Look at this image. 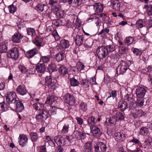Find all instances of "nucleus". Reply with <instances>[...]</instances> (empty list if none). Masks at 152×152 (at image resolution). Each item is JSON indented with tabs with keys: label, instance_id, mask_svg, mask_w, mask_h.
<instances>
[{
	"label": "nucleus",
	"instance_id": "nucleus-1",
	"mask_svg": "<svg viewBox=\"0 0 152 152\" xmlns=\"http://www.w3.org/2000/svg\"><path fill=\"white\" fill-rule=\"evenodd\" d=\"M96 53L98 57L100 59H102L106 57L108 54L105 46L99 47L96 49Z\"/></svg>",
	"mask_w": 152,
	"mask_h": 152
},
{
	"label": "nucleus",
	"instance_id": "nucleus-2",
	"mask_svg": "<svg viewBox=\"0 0 152 152\" xmlns=\"http://www.w3.org/2000/svg\"><path fill=\"white\" fill-rule=\"evenodd\" d=\"M12 110H15L18 112H21L24 108L23 104L20 100H17L9 107Z\"/></svg>",
	"mask_w": 152,
	"mask_h": 152
},
{
	"label": "nucleus",
	"instance_id": "nucleus-3",
	"mask_svg": "<svg viewBox=\"0 0 152 152\" xmlns=\"http://www.w3.org/2000/svg\"><path fill=\"white\" fill-rule=\"evenodd\" d=\"M128 65L125 61L122 60L116 69V72L118 75H123L128 69Z\"/></svg>",
	"mask_w": 152,
	"mask_h": 152
},
{
	"label": "nucleus",
	"instance_id": "nucleus-4",
	"mask_svg": "<svg viewBox=\"0 0 152 152\" xmlns=\"http://www.w3.org/2000/svg\"><path fill=\"white\" fill-rule=\"evenodd\" d=\"M15 94L14 92L8 91L6 95V99L9 104V107L11 104H13L17 100L15 98Z\"/></svg>",
	"mask_w": 152,
	"mask_h": 152
},
{
	"label": "nucleus",
	"instance_id": "nucleus-5",
	"mask_svg": "<svg viewBox=\"0 0 152 152\" xmlns=\"http://www.w3.org/2000/svg\"><path fill=\"white\" fill-rule=\"evenodd\" d=\"M48 113L45 110H40L38 111L36 114V119L38 121L42 122L46 120L48 118Z\"/></svg>",
	"mask_w": 152,
	"mask_h": 152
},
{
	"label": "nucleus",
	"instance_id": "nucleus-6",
	"mask_svg": "<svg viewBox=\"0 0 152 152\" xmlns=\"http://www.w3.org/2000/svg\"><path fill=\"white\" fill-rule=\"evenodd\" d=\"M8 56L14 60H17L19 56V50L16 47L13 48L9 52Z\"/></svg>",
	"mask_w": 152,
	"mask_h": 152
},
{
	"label": "nucleus",
	"instance_id": "nucleus-7",
	"mask_svg": "<svg viewBox=\"0 0 152 152\" xmlns=\"http://www.w3.org/2000/svg\"><path fill=\"white\" fill-rule=\"evenodd\" d=\"M136 94L137 98H142L145 95L147 90L142 87L138 86L136 89Z\"/></svg>",
	"mask_w": 152,
	"mask_h": 152
},
{
	"label": "nucleus",
	"instance_id": "nucleus-8",
	"mask_svg": "<svg viewBox=\"0 0 152 152\" xmlns=\"http://www.w3.org/2000/svg\"><path fill=\"white\" fill-rule=\"evenodd\" d=\"M90 129L91 130V132L94 137H99L101 136L102 133L99 128L95 125H91L90 127Z\"/></svg>",
	"mask_w": 152,
	"mask_h": 152
},
{
	"label": "nucleus",
	"instance_id": "nucleus-9",
	"mask_svg": "<svg viewBox=\"0 0 152 152\" xmlns=\"http://www.w3.org/2000/svg\"><path fill=\"white\" fill-rule=\"evenodd\" d=\"M107 148L104 143L100 142L94 146V151L95 152H106Z\"/></svg>",
	"mask_w": 152,
	"mask_h": 152
},
{
	"label": "nucleus",
	"instance_id": "nucleus-10",
	"mask_svg": "<svg viewBox=\"0 0 152 152\" xmlns=\"http://www.w3.org/2000/svg\"><path fill=\"white\" fill-rule=\"evenodd\" d=\"M64 99L65 102L71 105H73L75 102L73 95L69 93L66 94L64 96Z\"/></svg>",
	"mask_w": 152,
	"mask_h": 152
},
{
	"label": "nucleus",
	"instance_id": "nucleus-11",
	"mask_svg": "<svg viewBox=\"0 0 152 152\" xmlns=\"http://www.w3.org/2000/svg\"><path fill=\"white\" fill-rule=\"evenodd\" d=\"M45 80L46 85L48 86L49 88L53 90L55 89V83L50 76H46L45 78Z\"/></svg>",
	"mask_w": 152,
	"mask_h": 152
},
{
	"label": "nucleus",
	"instance_id": "nucleus-12",
	"mask_svg": "<svg viewBox=\"0 0 152 152\" xmlns=\"http://www.w3.org/2000/svg\"><path fill=\"white\" fill-rule=\"evenodd\" d=\"M66 52V50L64 49H61L59 53H58L55 55V58L58 62L60 61L63 60Z\"/></svg>",
	"mask_w": 152,
	"mask_h": 152
},
{
	"label": "nucleus",
	"instance_id": "nucleus-13",
	"mask_svg": "<svg viewBox=\"0 0 152 152\" xmlns=\"http://www.w3.org/2000/svg\"><path fill=\"white\" fill-rule=\"evenodd\" d=\"M38 49L35 48L27 51L26 53V56L28 58H30L38 54Z\"/></svg>",
	"mask_w": 152,
	"mask_h": 152
},
{
	"label": "nucleus",
	"instance_id": "nucleus-14",
	"mask_svg": "<svg viewBox=\"0 0 152 152\" xmlns=\"http://www.w3.org/2000/svg\"><path fill=\"white\" fill-rule=\"evenodd\" d=\"M48 8V6L46 3H40L37 4L35 7V9L38 13H40Z\"/></svg>",
	"mask_w": 152,
	"mask_h": 152
},
{
	"label": "nucleus",
	"instance_id": "nucleus-15",
	"mask_svg": "<svg viewBox=\"0 0 152 152\" xmlns=\"http://www.w3.org/2000/svg\"><path fill=\"white\" fill-rule=\"evenodd\" d=\"M19 139V144L22 146H24L27 143L28 139L26 135L23 134L20 135Z\"/></svg>",
	"mask_w": 152,
	"mask_h": 152
},
{
	"label": "nucleus",
	"instance_id": "nucleus-16",
	"mask_svg": "<svg viewBox=\"0 0 152 152\" xmlns=\"http://www.w3.org/2000/svg\"><path fill=\"white\" fill-rule=\"evenodd\" d=\"M49 4L51 5V10L54 12L58 11L60 9V6L58 3L57 0L49 1Z\"/></svg>",
	"mask_w": 152,
	"mask_h": 152
},
{
	"label": "nucleus",
	"instance_id": "nucleus-17",
	"mask_svg": "<svg viewBox=\"0 0 152 152\" xmlns=\"http://www.w3.org/2000/svg\"><path fill=\"white\" fill-rule=\"evenodd\" d=\"M55 141L58 145L60 146H64L67 144V141L66 140L64 136L60 137L55 138Z\"/></svg>",
	"mask_w": 152,
	"mask_h": 152
},
{
	"label": "nucleus",
	"instance_id": "nucleus-18",
	"mask_svg": "<svg viewBox=\"0 0 152 152\" xmlns=\"http://www.w3.org/2000/svg\"><path fill=\"white\" fill-rule=\"evenodd\" d=\"M23 37L20 33L16 32L12 36V41L14 42L19 43L20 42L21 40Z\"/></svg>",
	"mask_w": 152,
	"mask_h": 152
},
{
	"label": "nucleus",
	"instance_id": "nucleus-19",
	"mask_svg": "<svg viewBox=\"0 0 152 152\" xmlns=\"http://www.w3.org/2000/svg\"><path fill=\"white\" fill-rule=\"evenodd\" d=\"M36 69L38 73L43 74L45 71L46 67L43 63L38 64L36 66Z\"/></svg>",
	"mask_w": 152,
	"mask_h": 152
},
{
	"label": "nucleus",
	"instance_id": "nucleus-20",
	"mask_svg": "<svg viewBox=\"0 0 152 152\" xmlns=\"http://www.w3.org/2000/svg\"><path fill=\"white\" fill-rule=\"evenodd\" d=\"M115 140L118 142H121L125 140L126 138L124 134L121 132L115 133Z\"/></svg>",
	"mask_w": 152,
	"mask_h": 152
},
{
	"label": "nucleus",
	"instance_id": "nucleus-21",
	"mask_svg": "<svg viewBox=\"0 0 152 152\" xmlns=\"http://www.w3.org/2000/svg\"><path fill=\"white\" fill-rule=\"evenodd\" d=\"M92 45V40L91 39L87 40L85 41L84 44L80 47V48L81 50H85L90 48Z\"/></svg>",
	"mask_w": 152,
	"mask_h": 152
},
{
	"label": "nucleus",
	"instance_id": "nucleus-22",
	"mask_svg": "<svg viewBox=\"0 0 152 152\" xmlns=\"http://www.w3.org/2000/svg\"><path fill=\"white\" fill-rule=\"evenodd\" d=\"M111 5L114 10L117 11L120 10L121 4L119 0H113L112 2Z\"/></svg>",
	"mask_w": 152,
	"mask_h": 152
},
{
	"label": "nucleus",
	"instance_id": "nucleus-23",
	"mask_svg": "<svg viewBox=\"0 0 152 152\" xmlns=\"http://www.w3.org/2000/svg\"><path fill=\"white\" fill-rule=\"evenodd\" d=\"M17 92L22 95L26 94L27 91L24 86L22 85H19L16 89Z\"/></svg>",
	"mask_w": 152,
	"mask_h": 152
},
{
	"label": "nucleus",
	"instance_id": "nucleus-24",
	"mask_svg": "<svg viewBox=\"0 0 152 152\" xmlns=\"http://www.w3.org/2000/svg\"><path fill=\"white\" fill-rule=\"evenodd\" d=\"M125 99L127 102V104H129V107L131 108L134 104V100L132 98L129 96V95L127 94L125 96Z\"/></svg>",
	"mask_w": 152,
	"mask_h": 152
},
{
	"label": "nucleus",
	"instance_id": "nucleus-25",
	"mask_svg": "<svg viewBox=\"0 0 152 152\" xmlns=\"http://www.w3.org/2000/svg\"><path fill=\"white\" fill-rule=\"evenodd\" d=\"M84 37L82 35H77L75 39L76 44L80 46L81 45L83 42Z\"/></svg>",
	"mask_w": 152,
	"mask_h": 152
},
{
	"label": "nucleus",
	"instance_id": "nucleus-26",
	"mask_svg": "<svg viewBox=\"0 0 152 152\" xmlns=\"http://www.w3.org/2000/svg\"><path fill=\"white\" fill-rule=\"evenodd\" d=\"M94 9L96 12H100L102 11L103 7V5L100 3H97L94 5Z\"/></svg>",
	"mask_w": 152,
	"mask_h": 152
},
{
	"label": "nucleus",
	"instance_id": "nucleus-27",
	"mask_svg": "<svg viewBox=\"0 0 152 152\" xmlns=\"http://www.w3.org/2000/svg\"><path fill=\"white\" fill-rule=\"evenodd\" d=\"M61 46L62 48L61 49H65L68 48L70 46V43L69 41L65 39L61 40L60 41Z\"/></svg>",
	"mask_w": 152,
	"mask_h": 152
},
{
	"label": "nucleus",
	"instance_id": "nucleus-28",
	"mask_svg": "<svg viewBox=\"0 0 152 152\" xmlns=\"http://www.w3.org/2000/svg\"><path fill=\"white\" fill-rule=\"evenodd\" d=\"M56 98L53 95H49L47 97L45 104L48 105H51L55 101Z\"/></svg>",
	"mask_w": 152,
	"mask_h": 152
},
{
	"label": "nucleus",
	"instance_id": "nucleus-29",
	"mask_svg": "<svg viewBox=\"0 0 152 152\" xmlns=\"http://www.w3.org/2000/svg\"><path fill=\"white\" fill-rule=\"evenodd\" d=\"M7 42H3L0 43V50L1 53H5L7 51Z\"/></svg>",
	"mask_w": 152,
	"mask_h": 152
},
{
	"label": "nucleus",
	"instance_id": "nucleus-30",
	"mask_svg": "<svg viewBox=\"0 0 152 152\" xmlns=\"http://www.w3.org/2000/svg\"><path fill=\"white\" fill-rule=\"evenodd\" d=\"M118 107L120 110L122 112H124L128 108V104L127 102L125 101H123L120 102L118 104Z\"/></svg>",
	"mask_w": 152,
	"mask_h": 152
},
{
	"label": "nucleus",
	"instance_id": "nucleus-31",
	"mask_svg": "<svg viewBox=\"0 0 152 152\" xmlns=\"http://www.w3.org/2000/svg\"><path fill=\"white\" fill-rule=\"evenodd\" d=\"M58 72L62 76H64L68 73V70L64 66H61L59 68Z\"/></svg>",
	"mask_w": 152,
	"mask_h": 152
},
{
	"label": "nucleus",
	"instance_id": "nucleus-32",
	"mask_svg": "<svg viewBox=\"0 0 152 152\" xmlns=\"http://www.w3.org/2000/svg\"><path fill=\"white\" fill-rule=\"evenodd\" d=\"M145 21L143 20L140 19L137 21L135 25L137 28H140L145 26Z\"/></svg>",
	"mask_w": 152,
	"mask_h": 152
},
{
	"label": "nucleus",
	"instance_id": "nucleus-33",
	"mask_svg": "<svg viewBox=\"0 0 152 152\" xmlns=\"http://www.w3.org/2000/svg\"><path fill=\"white\" fill-rule=\"evenodd\" d=\"M105 47L108 53L114 51L115 50V46L113 44L107 45L105 46Z\"/></svg>",
	"mask_w": 152,
	"mask_h": 152
},
{
	"label": "nucleus",
	"instance_id": "nucleus-34",
	"mask_svg": "<svg viewBox=\"0 0 152 152\" xmlns=\"http://www.w3.org/2000/svg\"><path fill=\"white\" fill-rule=\"evenodd\" d=\"M47 70L50 73L56 71V66L55 64L51 63L49 64L47 67Z\"/></svg>",
	"mask_w": 152,
	"mask_h": 152
},
{
	"label": "nucleus",
	"instance_id": "nucleus-35",
	"mask_svg": "<svg viewBox=\"0 0 152 152\" xmlns=\"http://www.w3.org/2000/svg\"><path fill=\"white\" fill-rule=\"evenodd\" d=\"M84 152H91V144L89 142H86L84 146Z\"/></svg>",
	"mask_w": 152,
	"mask_h": 152
},
{
	"label": "nucleus",
	"instance_id": "nucleus-36",
	"mask_svg": "<svg viewBox=\"0 0 152 152\" xmlns=\"http://www.w3.org/2000/svg\"><path fill=\"white\" fill-rule=\"evenodd\" d=\"M128 50L127 48L125 46H120L118 52L120 54H124L126 53L128 51Z\"/></svg>",
	"mask_w": 152,
	"mask_h": 152
},
{
	"label": "nucleus",
	"instance_id": "nucleus-37",
	"mask_svg": "<svg viewBox=\"0 0 152 152\" xmlns=\"http://www.w3.org/2000/svg\"><path fill=\"white\" fill-rule=\"evenodd\" d=\"M26 31L28 34L31 37L35 34V31L34 28H28L26 29Z\"/></svg>",
	"mask_w": 152,
	"mask_h": 152
},
{
	"label": "nucleus",
	"instance_id": "nucleus-38",
	"mask_svg": "<svg viewBox=\"0 0 152 152\" xmlns=\"http://www.w3.org/2000/svg\"><path fill=\"white\" fill-rule=\"evenodd\" d=\"M71 85L72 86H75L79 84V82L74 77L70 78L69 80Z\"/></svg>",
	"mask_w": 152,
	"mask_h": 152
},
{
	"label": "nucleus",
	"instance_id": "nucleus-39",
	"mask_svg": "<svg viewBox=\"0 0 152 152\" xmlns=\"http://www.w3.org/2000/svg\"><path fill=\"white\" fill-rule=\"evenodd\" d=\"M30 135L32 142L36 141L38 139V134L36 132L31 133L30 134Z\"/></svg>",
	"mask_w": 152,
	"mask_h": 152
},
{
	"label": "nucleus",
	"instance_id": "nucleus-40",
	"mask_svg": "<svg viewBox=\"0 0 152 152\" xmlns=\"http://www.w3.org/2000/svg\"><path fill=\"white\" fill-rule=\"evenodd\" d=\"M108 120L109 124L110 125L113 124L115 125V124L117 119L113 116L110 117V118H107L106 120V121Z\"/></svg>",
	"mask_w": 152,
	"mask_h": 152
},
{
	"label": "nucleus",
	"instance_id": "nucleus-41",
	"mask_svg": "<svg viewBox=\"0 0 152 152\" xmlns=\"http://www.w3.org/2000/svg\"><path fill=\"white\" fill-rule=\"evenodd\" d=\"M18 69L20 71L22 74H25L28 72V69L23 65H20L18 66Z\"/></svg>",
	"mask_w": 152,
	"mask_h": 152
},
{
	"label": "nucleus",
	"instance_id": "nucleus-42",
	"mask_svg": "<svg viewBox=\"0 0 152 152\" xmlns=\"http://www.w3.org/2000/svg\"><path fill=\"white\" fill-rule=\"evenodd\" d=\"M140 131L141 134L145 135L148 133L149 130L146 127H142L140 129Z\"/></svg>",
	"mask_w": 152,
	"mask_h": 152
},
{
	"label": "nucleus",
	"instance_id": "nucleus-43",
	"mask_svg": "<svg viewBox=\"0 0 152 152\" xmlns=\"http://www.w3.org/2000/svg\"><path fill=\"white\" fill-rule=\"evenodd\" d=\"M80 110L83 112L85 111L87 109V104L84 102H82L80 105Z\"/></svg>",
	"mask_w": 152,
	"mask_h": 152
},
{
	"label": "nucleus",
	"instance_id": "nucleus-44",
	"mask_svg": "<svg viewBox=\"0 0 152 152\" xmlns=\"http://www.w3.org/2000/svg\"><path fill=\"white\" fill-rule=\"evenodd\" d=\"M134 39L133 37H126L124 39L125 43L129 45L131 44L133 41Z\"/></svg>",
	"mask_w": 152,
	"mask_h": 152
},
{
	"label": "nucleus",
	"instance_id": "nucleus-45",
	"mask_svg": "<svg viewBox=\"0 0 152 152\" xmlns=\"http://www.w3.org/2000/svg\"><path fill=\"white\" fill-rule=\"evenodd\" d=\"M115 116L119 120H123L125 118L124 115L120 112H117L115 114Z\"/></svg>",
	"mask_w": 152,
	"mask_h": 152
},
{
	"label": "nucleus",
	"instance_id": "nucleus-46",
	"mask_svg": "<svg viewBox=\"0 0 152 152\" xmlns=\"http://www.w3.org/2000/svg\"><path fill=\"white\" fill-rule=\"evenodd\" d=\"M87 122L89 125H91L92 124H94L96 122V118L93 116L90 117L87 120Z\"/></svg>",
	"mask_w": 152,
	"mask_h": 152
},
{
	"label": "nucleus",
	"instance_id": "nucleus-47",
	"mask_svg": "<svg viewBox=\"0 0 152 152\" xmlns=\"http://www.w3.org/2000/svg\"><path fill=\"white\" fill-rule=\"evenodd\" d=\"M69 125L68 124H64L61 131L62 133L63 134H66L68 133L69 128Z\"/></svg>",
	"mask_w": 152,
	"mask_h": 152
},
{
	"label": "nucleus",
	"instance_id": "nucleus-48",
	"mask_svg": "<svg viewBox=\"0 0 152 152\" xmlns=\"http://www.w3.org/2000/svg\"><path fill=\"white\" fill-rule=\"evenodd\" d=\"M8 8L10 12L12 14L14 13L17 10L16 7L13 4L9 6Z\"/></svg>",
	"mask_w": 152,
	"mask_h": 152
},
{
	"label": "nucleus",
	"instance_id": "nucleus-49",
	"mask_svg": "<svg viewBox=\"0 0 152 152\" xmlns=\"http://www.w3.org/2000/svg\"><path fill=\"white\" fill-rule=\"evenodd\" d=\"M81 4V0H74L73 3V6L75 7H77L80 6Z\"/></svg>",
	"mask_w": 152,
	"mask_h": 152
},
{
	"label": "nucleus",
	"instance_id": "nucleus-50",
	"mask_svg": "<svg viewBox=\"0 0 152 152\" xmlns=\"http://www.w3.org/2000/svg\"><path fill=\"white\" fill-rule=\"evenodd\" d=\"M133 52L135 55L137 56H140L142 54V52L140 50L135 48L133 49Z\"/></svg>",
	"mask_w": 152,
	"mask_h": 152
},
{
	"label": "nucleus",
	"instance_id": "nucleus-51",
	"mask_svg": "<svg viewBox=\"0 0 152 152\" xmlns=\"http://www.w3.org/2000/svg\"><path fill=\"white\" fill-rule=\"evenodd\" d=\"M77 67L78 70L81 71L84 69V65L81 63L79 62L77 63Z\"/></svg>",
	"mask_w": 152,
	"mask_h": 152
},
{
	"label": "nucleus",
	"instance_id": "nucleus-52",
	"mask_svg": "<svg viewBox=\"0 0 152 152\" xmlns=\"http://www.w3.org/2000/svg\"><path fill=\"white\" fill-rule=\"evenodd\" d=\"M75 137L78 139H81V132L79 130H75L74 132Z\"/></svg>",
	"mask_w": 152,
	"mask_h": 152
},
{
	"label": "nucleus",
	"instance_id": "nucleus-53",
	"mask_svg": "<svg viewBox=\"0 0 152 152\" xmlns=\"http://www.w3.org/2000/svg\"><path fill=\"white\" fill-rule=\"evenodd\" d=\"M50 59V57L49 56H42L41 58V60L44 63H47L49 61Z\"/></svg>",
	"mask_w": 152,
	"mask_h": 152
},
{
	"label": "nucleus",
	"instance_id": "nucleus-54",
	"mask_svg": "<svg viewBox=\"0 0 152 152\" xmlns=\"http://www.w3.org/2000/svg\"><path fill=\"white\" fill-rule=\"evenodd\" d=\"M56 15L59 18H63L64 16V13L63 10H59L56 12Z\"/></svg>",
	"mask_w": 152,
	"mask_h": 152
},
{
	"label": "nucleus",
	"instance_id": "nucleus-55",
	"mask_svg": "<svg viewBox=\"0 0 152 152\" xmlns=\"http://www.w3.org/2000/svg\"><path fill=\"white\" fill-rule=\"evenodd\" d=\"M110 93V96H109L107 99L108 98L112 97L113 99H114V98L117 95V91H112L111 93Z\"/></svg>",
	"mask_w": 152,
	"mask_h": 152
},
{
	"label": "nucleus",
	"instance_id": "nucleus-56",
	"mask_svg": "<svg viewBox=\"0 0 152 152\" xmlns=\"http://www.w3.org/2000/svg\"><path fill=\"white\" fill-rule=\"evenodd\" d=\"M147 12L149 16L152 15V5H150L148 6Z\"/></svg>",
	"mask_w": 152,
	"mask_h": 152
},
{
	"label": "nucleus",
	"instance_id": "nucleus-57",
	"mask_svg": "<svg viewBox=\"0 0 152 152\" xmlns=\"http://www.w3.org/2000/svg\"><path fill=\"white\" fill-rule=\"evenodd\" d=\"M80 84L83 85L84 86L86 85V86H88V81L86 79H82L80 81Z\"/></svg>",
	"mask_w": 152,
	"mask_h": 152
},
{
	"label": "nucleus",
	"instance_id": "nucleus-58",
	"mask_svg": "<svg viewBox=\"0 0 152 152\" xmlns=\"http://www.w3.org/2000/svg\"><path fill=\"white\" fill-rule=\"evenodd\" d=\"M144 101L143 99H137V104L138 105L140 106H142L143 105Z\"/></svg>",
	"mask_w": 152,
	"mask_h": 152
},
{
	"label": "nucleus",
	"instance_id": "nucleus-59",
	"mask_svg": "<svg viewBox=\"0 0 152 152\" xmlns=\"http://www.w3.org/2000/svg\"><path fill=\"white\" fill-rule=\"evenodd\" d=\"M39 148L40 149L39 152H47L45 145L41 146Z\"/></svg>",
	"mask_w": 152,
	"mask_h": 152
},
{
	"label": "nucleus",
	"instance_id": "nucleus-60",
	"mask_svg": "<svg viewBox=\"0 0 152 152\" xmlns=\"http://www.w3.org/2000/svg\"><path fill=\"white\" fill-rule=\"evenodd\" d=\"M56 110L57 108H56L55 107H54V108H52L50 111L51 115H54L56 114Z\"/></svg>",
	"mask_w": 152,
	"mask_h": 152
},
{
	"label": "nucleus",
	"instance_id": "nucleus-61",
	"mask_svg": "<svg viewBox=\"0 0 152 152\" xmlns=\"http://www.w3.org/2000/svg\"><path fill=\"white\" fill-rule=\"evenodd\" d=\"M90 83L92 85L96 84L97 83L96 81L95 78L94 77H92L90 79Z\"/></svg>",
	"mask_w": 152,
	"mask_h": 152
},
{
	"label": "nucleus",
	"instance_id": "nucleus-62",
	"mask_svg": "<svg viewBox=\"0 0 152 152\" xmlns=\"http://www.w3.org/2000/svg\"><path fill=\"white\" fill-rule=\"evenodd\" d=\"M137 110L135 111L134 113H132V116L134 118H136L137 117H139L138 114Z\"/></svg>",
	"mask_w": 152,
	"mask_h": 152
},
{
	"label": "nucleus",
	"instance_id": "nucleus-63",
	"mask_svg": "<svg viewBox=\"0 0 152 152\" xmlns=\"http://www.w3.org/2000/svg\"><path fill=\"white\" fill-rule=\"evenodd\" d=\"M45 10V11L44 15L46 17H49L50 15V10L46 9Z\"/></svg>",
	"mask_w": 152,
	"mask_h": 152
},
{
	"label": "nucleus",
	"instance_id": "nucleus-64",
	"mask_svg": "<svg viewBox=\"0 0 152 152\" xmlns=\"http://www.w3.org/2000/svg\"><path fill=\"white\" fill-rule=\"evenodd\" d=\"M131 142L134 143L135 144H138L140 141L138 139L133 137V139L131 140Z\"/></svg>",
	"mask_w": 152,
	"mask_h": 152
}]
</instances>
